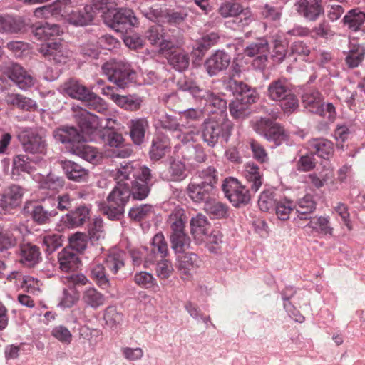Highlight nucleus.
I'll list each match as a JSON object with an SVG mask.
<instances>
[{
	"instance_id": "nucleus-1",
	"label": "nucleus",
	"mask_w": 365,
	"mask_h": 365,
	"mask_svg": "<svg viewBox=\"0 0 365 365\" xmlns=\"http://www.w3.org/2000/svg\"><path fill=\"white\" fill-rule=\"evenodd\" d=\"M114 179L115 185L101 204L100 210L108 219L120 220L130 197L142 201L148 197L155 177L148 167L133 166L129 163L118 169Z\"/></svg>"
},
{
	"instance_id": "nucleus-2",
	"label": "nucleus",
	"mask_w": 365,
	"mask_h": 365,
	"mask_svg": "<svg viewBox=\"0 0 365 365\" xmlns=\"http://www.w3.org/2000/svg\"><path fill=\"white\" fill-rule=\"evenodd\" d=\"M53 137L57 142L65 144L73 154L91 163L98 161L97 150L87 145L84 136L75 127L66 125L58 128L53 131Z\"/></svg>"
},
{
	"instance_id": "nucleus-3",
	"label": "nucleus",
	"mask_w": 365,
	"mask_h": 365,
	"mask_svg": "<svg viewBox=\"0 0 365 365\" xmlns=\"http://www.w3.org/2000/svg\"><path fill=\"white\" fill-rule=\"evenodd\" d=\"M97 9H107L104 14V22L114 31L121 34H127L135 25L138 19L133 11L128 9H111L108 7V0H95Z\"/></svg>"
},
{
	"instance_id": "nucleus-4",
	"label": "nucleus",
	"mask_w": 365,
	"mask_h": 365,
	"mask_svg": "<svg viewBox=\"0 0 365 365\" xmlns=\"http://www.w3.org/2000/svg\"><path fill=\"white\" fill-rule=\"evenodd\" d=\"M232 128V123L222 115L217 119L210 118L203 123L202 140L211 148H214L218 143L222 145L228 142Z\"/></svg>"
},
{
	"instance_id": "nucleus-5",
	"label": "nucleus",
	"mask_w": 365,
	"mask_h": 365,
	"mask_svg": "<svg viewBox=\"0 0 365 365\" xmlns=\"http://www.w3.org/2000/svg\"><path fill=\"white\" fill-rule=\"evenodd\" d=\"M266 95L271 101L279 102L283 111L292 113L299 107V101L291 83L286 78L273 80L267 86Z\"/></svg>"
},
{
	"instance_id": "nucleus-6",
	"label": "nucleus",
	"mask_w": 365,
	"mask_h": 365,
	"mask_svg": "<svg viewBox=\"0 0 365 365\" xmlns=\"http://www.w3.org/2000/svg\"><path fill=\"white\" fill-rule=\"evenodd\" d=\"M101 69L108 81L120 88H125L136 81L137 73L128 62L110 60L105 62Z\"/></svg>"
},
{
	"instance_id": "nucleus-7",
	"label": "nucleus",
	"mask_w": 365,
	"mask_h": 365,
	"mask_svg": "<svg viewBox=\"0 0 365 365\" xmlns=\"http://www.w3.org/2000/svg\"><path fill=\"white\" fill-rule=\"evenodd\" d=\"M183 215L180 212L172 213L169 216L168 222L170 226V242L171 247L175 253H182L190 245V238L186 233Z\"/></svg>"
},
{
	"instance_id": "nucleus-8",
	"label": "nucleus",
	"mask_w": 365,
	"mask_h": 365,
	"mask_svg": "<svg viewBox=\"0 0 365 365\" xmlns=\"http://www.w3.org/2000/svg\"><path fill=\"white\" fill-rule=\"evenodd\" d=\"M218 13L223 18L234 17L233 29H241L248 26L253 20L251 11L236 0H228L222 2L218 9Z\"/></svg>"
},
{
	"instance_id": "nucleus-9",
	"label": "nucleus",
	"mask_w": 365,
	"mask_h": 365,
	"mask_svg": "<svg viewBox=\"0 0 365 365\" xmlns=\"http://www.w3.org/2000/svg\"><path fill=\"white\" fill-rule=\"evenodd\" d=\"M24 152L39 155L43 158L47 153L48 143L45 136L39 134L36 130L24 128L17 135Z\"/></svg>"
},
{
	"instance_id": "nucleus-10",
	"label": "nucleus",
	"mask_w": 365,
	"mask_h": 365,
	"mask_svg": "<svg viewBox=\"0 0 365 365\" xmlns=\"http://www.w3.org/2000/svg\"><path fill=\"white\" fill-rule=\"evenodd\" d=\"M222 190L235 207L245 206L251 200L249 190L234 178H226L222 184Z\"/></svg>"
},
{
	"instance_id": "nucleus-11",
	"label": "nucleus",
	"mask_w": 365,
	"mask_h": 365,
	"mask_svg": "<svg viewBox=\"0 0 365 365\" xmlns=\"http://www.w3.org/2000/svg\"><path fill=\"white\" fill-rule=\"evenodd\" d=\"M255 130L267 140L274 142L275 146L280 145L287 140V135L283 127L278 123H273L270 119L261 118L255 125Z\"/></svg>"
},
{
	"instance_id": "nucleus-12",
	"label": "nucleus",
	"mask_w": 365,
	"mask_h": 365,
	"mask_svg": "<svg viewBox=\"0 0 365 365\" xmlns=\"http://www.w3.org/2000/svg\"><path fill=\"white\" fill-rule=\"evenodd\" d=\"M269 52V43L264 38H257L250 43L245 48V53L249 57H255L253 66L259 70L265 68L267 62V56Z\"/></svg>"
},
{
	"instance_id": "nucleus-13",
	"label": "nucleus",
	"mask_w": 365,
	"mask_h": 365,
	"mask_svg": "<svg viewBox=\"0 0 365 365\" xmlns=\"http://www.w3.org/2000/svg\"><path fill=\"white\" fill-rule=\"evenodd\" d=\"M224 86L227 91L232 92L236 99L249 105L255 103L259 98L255 88L232 78H229Z\"/></svg>"
},
{
	"instance_id": "nucleus-14",
	"label": "nucleus",
	"mask_w": 365,
	"mask_h": 365,
	"mask_svg": "<svg viewBox=\"0 0 365 365\" xmlns=\"http://www.w3.org/2000/svg\"><path fill=\"white\" fill-rule=\"evenodd\" d=\"M148 18L153 21L168 23L177 26L182 24L188 16V11L185 7L173 9L153 10L148 14Z\"/></svg>"
},
{
	"instance_id": "nucleus-15",
	"label": "nucleus",
	"mask_w": 365,
	"mask_h": 365,
	"mask_svg": "<svg viewBox=\"0 0 365 365\" xmlns=\"http://www.w3.org/2000/svg\"><path fill=\"white\" fill-rule=\"evenodd\" d=\"M210 183H204L200 181L197 176H194L186 188V192L194 202L206 204L214 195L215 187Z\"/></svg>"
},
{
	"instance_id": "nucleus-16",
	"label": "nucleus",
	"mask_w": 365,
	"mask_h": 365,
	"mask_svg": "<svg viewBox=\"0 0 365 365\" xmlns=\"http://www.w3.org/2000/svg\"><path fill=\"white\" fill-rule=\"evenodd\" d=\"M297 14L307 21H316L324 14L322 0H297L294 4Z\"/></svg>"
},
{
	"instance_id": "nucleus-17",
	"label": "nucleus",
	"mask_w": 365,
	"mask_h": 365,
	"mask_svg": "<svg viewBox=\"0 0 365 365\" xmlns=\"http://www.w3.org/2000/svg\"><path fill=\"white\" fill-rule=\"evenodd\" d=\"M231 62L230 55L224 50H217L204 62V68L210 77L216 76L227 70Z\"/></svg>"
},
{
	"instance_id": "nucleus-18",
	"label": "nucleus",
	"mask_w": 365,
	"mask_h": 365,
	"mask_svg": "<svg viewBox=\"0 0 365 365\" xmlns=\"http://www.w3.org/2000/svg\"><path fill=\"white\" fill-rule=\"evenodd\" d=\"M113 88L107 86L103 88L104 95L110 96V99L125 110L134 112L138 110L143 102V98L136 94L120 95L111 93Z\"/></svg>"
},
{
	"instance_id": "nucleus-19",
	"label": "nucleus",
	"mask_w": 365,
	"mask_h": 365,
	"mask_svg": "<svg viewBox=\"0 0 365 365\" xmlns=\"http://www.w3.org/2000/svg\"><path fill=\"white\" fill-rule=\"evenodd\" d=\"M125 252L119 249H112L103 260L108 273L112 279L123 277L121 272L125 266Z\"/></svg>"
},
{
	"instance_id": "nucleus-20",
	"label": "nucleus",
	"mask_w": 365,
	"mask_h": 365,
	"mask_svg": "<svg viewBox=\"0 0 365 365\" xmlns=\"http://www.w3.org/2000/svg\"><path fill=\"white\" fill-rule=\"evenodd\" d=\"M24 195V189L17 185H11L0 194V215L6 214L18 207Z\"/></svg>"
},
{
	"instance_id": "nucleus-21",
	"label": "nucleus",
	"mask_w": 365,
	"mask_h": 365,
	"mask_svg": "<svg viewBox=\"0 0 365 365\" xmlns=\"http://www.w3.org/2000/svg\"><path fill=\"white\" fill-rule=\"evenodd\" d=\"M91 205L77 203L64 216L61 222L69 227H77L84 225L90 219Z\"/></svg>"
},
{
	"instance_id": "nucleus-22",
	"label": "nucleus",
	"mask_w": 365,
	"mask_h": 365,
	"mask_svg": "<svg viewBox=\"0 0 365 365\" xmlns=\"http://www.w3.org/2000/svg\"><path fill=\"white\" fill-rule=\"evenodd\" d=\"M38 51L45 58L56 65L66 63L68 58V52L60 41L42 43Z\"/></svg>"
},
{
	"instance_id": "nucleus-23",
	"label": "nucleus",
	"mask_w": 365,
	"mask_h": 365,
	"mask_svg": "<svg viewBox=\"0 0 365 365\" xmlns=\"http://www.w3.org/2000/svg\"><path fill=\"white\" fill-rule=\"evenodd\" d=\"M302 101L304 108L310 113L315 114L323 113V98L317 88L307 86L302 95Z\"/></svg>"
},
{
	"instance_id": "nucleus-24",
	"label": "nucleus",
	"mask_w": 365,
	"mask_h": 365,
	"mask_svg": "<svg viewBox=\"0 0 365 365\" xmlns=\"http://www.w3.org/2000/svg\"><path fill=\"white\" fill-rule=\"evenodd\" d=\"M8 77L20 89L27 90L35 84V79L17 63H12L8 68Z\"/></svg>"
},
{
	"instance_id": "nucleus-25",
	"label": "nucleus",
	"mask_w": 365,
	"mask_h": 365,
	"mask_svg": "<svg viewBox=\"0 0 365 365\" xmlns=\"http://www.w3.org/2000/svg\"><path fill=\"white\" fill-rule=\"evenodd\" d=\"M128 126L132 142L136 145H141L145 141L146 133L150 129L148 119L143 117L131 119Z\"/></svg>"
},
{
	"instance_id": "nucleus-26",
	"label": "nucleus",
	"mask_w": 365,
	"mask_h": 365,
	"mask_svg": "<svg viewBox=\"0 0 365 365\" xmlns=\"http://www.w3.org/2000/svg\"><path fill=\"white\" fill-rule=\"evenodd\" d=\"M58 214V212H56L51 206L48 198L44 199L41 204L34 205L31 211L32 220L38 225L50 223L51 219Z\"/></svg>"
},
{
	"instance_id": "nucleus-27",
	"label": "nucleus",
	"mask_w": 365,
	"mask_h": 365,
	"mask_svg": "<svg viewBox=\"0 0 365 365\" xmlns=\"http://www.w3.org/2000/svg\"><path fill=\"white\" fill-rule=\"evenodd\" d=\"M32 33L37 40L47 43L54 41L53 38L60 36L63 32L58 24L43 21L36 24Z\"/></svg>"
},
{
	"instance_id": "nucleus-28",
	"label": "nucleus",
	"mask_w": 365,
	"mask_h": 365,
	"mask_svg": "<svg viewBox=\"0 0 365 365\" xmlns=\"http://www.w3.org/2000/svg\"><path fill=\"white\" fill-rule=\"evenodd\" d=\"M177 85L179 90L188 92L195 101H200L204 106L212 93L210 90L200 88L196 82L187 78L180 79Z\"/></svg>"
},
{
	"instance_id": "nucleus-29",
	"label": "nucleus",
	"mask_w": 365,
	"mask_h": 365,
	"mask_svg": "<svg viewBox=\"0 0 365 365\" xmlns=\"http://www.w3.org/2000/svg\"><path fill=\"white\" fill-rule=\"evenodd\" d=\"M38 182V187L41 190H48L52 193L58 192L65 185L63 177L58 176L50 172L46 175L38 174L34 177Z\"/></svg>"
},
{
	"instance_id": "nucleus-30",
	"label": "nucleus",
	"mask_w": 365,
	"mask_h": 365,
	"mask_svg": "<svg viewBox=\"0 0 365 365\" xmlns=\"http://www.w3.org/2000/svg\"><path fill=\"white\" fill-rule=\"evenodd\" d=\"M178 257V269L183 279H189L192 273L198 267L199 257L192 252L180 253Z\"/></svg>"
},
{
	"instance_id": "nucleus-31",
	"label": "nucleus",
	"mask_w": 365,
	"mask_h": 365,
	"mask_svg": "<svg viewBox=\"0 0 365 365\" xmlns=\"http://www.w3.org/2000/svg\"><path fill=\"white\" fill-rule=\"evenodd\" d=\"M190 225V232L195 240L198 242L205 241L211 230V224L207 218L202 214H197L191 218Z\"/></svg>"
},
{
	"instance_id": "nucleus-32",
	"label": "nucleus",
	"mask_w": 365,
	"mask_h": 365,
	"mask_svg": "<svg viewBox=\"0 0 365 365\" xmlns=\"http://www.w3.org/2000/svg\"><path fill=\"white\" fill-rule=\"evenodd\" d=\"M95 11L92 5L87 4L71 11L67 21L76 26H84L90 24L94 18Z\"/></svg>"
},
{
	"instance_id": "nucleus-33",
	"label": "nucleus",
	"mask_w": 365,
	"mask_h": 365,
	"mask_svg": "<svg viewBox=\"0 0 365 365\" xmlns=\"http://www.w3.org/2000/svg\"><path fill=\"white\" fill-rule=\"evenodd\" d=\"M66 177L71 181L83 182L88 178V170L74 161L63 160L60 162Z\"/></svg>"
},
{
	"instance_id": "nucleus-34",
	"label": "nucleus",
	"mask_w": 365,
	"mask_h": 365,
	"mask_svg": "<svg viewBox=\"0 0 365 365\" xmlns=\"http://www.w3.org/2000/svg\"><path fill=\"white\" fill-rule=\"evenodd\" d=\"M170 139L163 133H158L153 138L149 155L152 160L157 161L163 158L170 150Z\"/></svg>"
},
{
	"instance_id": "nucleus-35",
	"label": "nucleus",
	"mask_w": 365,
	"mask_h": 365,
	"mask_svg": "<svg viewBox=\"0 0 365 365\" xmlns=\"http://www.w3.org/2000/svg\"><path fill=\"white\" fill-rule=\"evenodd\" d=\"M181 153L182 158L191 165L202 163L207 160L203 148L200 145L193 143L190 145H182Z\"/></svg>"
},
{
	"instance_id": "nucleus-36",
	"label": "nucleus",
	"mask_w": 365,
	"mask_h": 365,
	"mask_svg": "<svg viewBox=\"0 0 365 365\" xmlns=\"http://www.w3.org/2000/svg\"><path fill=\"white\" fill-rule=\"evenodd\" d=\"M243 175L250 184L251 190L256 192L263 183V173L254 162H248L244 165Z\"/></svg>"
},
{
	"instance_id": "nucleus-37",
	"label": "nucleus",
	"mask_w": 365,
	"mask_h": 365,
	"mask_svg": "<svg viewBox=\"0 0 365 365\" xmlns=\"http://www.w3.org/2000/svg\"><path fill=\"white\" fill-rule=\"evenodd\" d=\"M31 162L41 167L46 165V160L42 157H36L34 159H31L26 155H17L13 159V173L15 172L32 173L34 168L31 165Z\"/></svg>"
},
{
	"instance_id": "nucleus-38",
	"label": "nucleus",
	"mask_w": 365,
	"mask_h": 365,
	"mask_svg": "<svg viewBox=\"0 0 365 365\" xmlns=\"http://www.w3.org/2000/svg\"><path fill=\"white\" fill-rule=\"evenodd\" d=\"M72 7L71 0H56L51 5L36 9L35 13L38 15L39 11H43L44 13H49L56 18L62 17L67 20L72 11Z\"/></svg>"
},
{
	"instance_id": "nucleus-39",
	"label": "nucleus",
	"mask_w": 365,
	"mask_h": 365,
	"mask_svg": "<svg viewBox=\"0 0 365 365\" xmlns=\"http://www.w3.org/2000/svg\"><path fill=\"white\" fill-rule=\"evenodd\" d=\"M90 272L91 278L99 287L106 289L110 287L112 277L103 262H93L90 265Z\"/></svg>"
},
{
	"instance_id": "nucleus-40",
	"label": "nucleus",
	"mask_w": 365,
	"mask_h": 365,
	"mask_svg": "<svg viewBox=\"0 0 365 365\" xmlns=\"http://www.w3.org/2000/svg\"><path fill=\"white\" fill-rule=\"evenodd\" d=\"M342 22L344 26L352 31H364L365 13L359 9H351L344 16Z\"/></svg>"
},
{
	"instance_id": "nucleus-41",
	"label": "nucleus",
	"mask_w": 365,
	"mask_h": 365,
	"mask_svg": "<svg viewBox=\"0 0 365 365\" xmlns=\"http://www.w3.org/2000/svg\"><path fill=\"white\" fill-rule=\"evenodd\" d=\"M60 269L65 272H73L81 263L78 256L72 249L63 248L58 255Z\"/></svg>"
},
{
	"instance_id": "nucleus-42",
	"label": "nucleus",
	"mask_w": 365,
	"mask_h": 365,
	"mask_svg": "<svg viewBox=\"0 0 365 365\" xmlns=\"http://www.w3.org/2000/svg\"><path fill=\"white\" fill-rule=\"evenodd\" d=\"M316 202L312 195H306L299 199L297 202V207H295L297 212V217L294 218L296 223L301 225L300 220L309 219L310 214L316 209Z\"/></svg>"
},
{
	"instance_id": "nucleus-43",
	"label": "nucleus",
	"mask_w": 365,
	"mask_h": 365,
	"mask_svg": "<svg viewBox=\"0 0 365 365\" xmlns=\"http://www.w3.org/2000/svg\"><path fill=\"white\" fill-rule=\"evenodd\" d=\"M76 123L81 132L85 134L93 133L101 123L98 116L87 111H83L76 116Z\"/></svg>"
},
{
	"instance_id": "nucleus-44",
	"label": "nucleus",
	"mask_w": 365,
	"mask_h": 365,
	"mask_svg": "<svg viewBox=\"0 0 365 365\" xmlns=\"http://www.w3.org/2000/svg\"><path fill=\"white\" fill-rule=\"evenodd\" d=\"M168 251V245L164 235L162 233H157L153 237L151 251L148 255L146 261L153 263L157 261L158 256H160V258H164L167 255Z\"/></svg>"
},
{
	"instance_id": "nucleus-45",
	"label": "nucleus",
	"mask_w": 365,
	"mask_h": 365,
	"mask_svg": "<svg viewBox=\"0 0 365 365\" xmlns=\"http://www.w3.org/2000/svg\"><path fill=\"white\" fill-rule=\"evenodd\" d=\"M183 45V38L179 33L175 34L173 32H166L159 48L162 53L168 56L175 51L180 50Z\"/></svg>"
},
{
	"instance_id": "nucleus-46",
	"label": "nucleus",
	"mask_w": 365,
	"mask_h": 365,
	"mask_svg": "<svg viewBox=\"0 0 365 365\" xmlns=\"http://www.w3.org/2000/svg\"><path fill=\"white\" fill-rule=\"evenodd\" d=\"M21 261L27 267H34L41 260L39 247L31 243L21 245Z\"/></svg>"
},
{
	"instance_id": "nucleus-47",
	"label": "nucleus",
	"mask_w": 365,
	"mask_h": 365,
	"mask_svg": "<svg viewBox=\"0 0 365 365\" xmlns=\"http://www.w3.org/2000/svg\"><path fill=\"white\" fill-rule=\"evenodd\" d=\"M346 41L348 42L349 50L344 51V53H346L345 61L349 68H354L359 66L363 61L365 55V48L358 43H351L349 38Z\"/></svg>"
},
{
	"instance_id": "nucleus-48",
	"label": "nucleus",
	"mask_w": 365,
	"mask_h": 365,
	"mask_svg": "<svg viewBox=\"0 0 365 365\" xmlns=\"http://www.w3.org/2000/svg\"><path fill=\"white\" fill-rule=\"evenodd\" d=\"M312 51V46L309 42L304 41H294L289 48V52L287 55V61L290 63L297 61V58L302 61H307Z\"/></svg>"
},
{
	"instance_id": "nucleus-49",
	"label": "nucleus",
	"mask_w": 365,
	"mask_h": 365,
	"mask_svg": "<svg viewBox=\"0 0 365 365\" xmlns=\"http://www.w3.org/2000/svg\"><path fill=\"white\" fill-rule=\"evenodd\" d=\"M63 91L72 98H76L81 101H83L91 92L88 88L74 78H71L64 83Z\"/></svg>"
},
{
	"instance_id": "nucleus-50",
	"label": "nucleus",
	"mask_w": 365,
	"mask_h": 365,
	"mask_svg": "<svg viewBox=\"0 0 365 365\" xmlns=\"http://www.w3.org/2000/svg\"><path fill=\"white\" fill-rule=\"evenodd\" d=\"M309 146L314 155L327 159L334 152V145L330 140L324 138H317L309 141Z\"/></svg>"
},
{
	"instance_id": "nucleus-51",
	"label": "nucleus",
	"mask_w": 365,
	"mask_h": 365,
	"mask_svg": "<svg viewBox=\"0 0 365 365\" xmlns=\"http://www.w3.org/2000/svg\"><path fill=\"white\" fill-rule=\"evenodd\" d=\"M309 222L304 226L311 229L312 232L324 235H332L333 228L329 222V217H314L309 219Z\"/></svg>"
},
{
	"instance_id": "nucleus-52",
	"label": "nucleus",
	"mask_w": 365,
	"mask_h": 365,
	"mask_svg": "<svg viewBox=\"0 0 365 365\" xmlns=\"http://www.w3.org/2000/svg\"><path fill=\"white\" fill-rule=\"evenodd\" d=\"M48 200L56 212H69L76 204V198L68 193L59 195L56 197H49Z\"/></svg>"
},
{
	"instance_id": "nucleus-53",
	"label": "nucleus",
	"mask_w": 365,
	"mask_h": 365,
	"mask_svg": "<svg viewBox=\"0 0 365 365\" xmlns=\"http://www.w3.org/2000/svg\"><path fill=\"white\" fill-rule=\"evenodd\" d=\"M25 24L21 17L0 15V32L16 34L24 29Z\"/></svg>"
},
{
	"instance_id": "nucleus-54",
	"label": "nucleus",
	"mask_w": 365,
	"mask_h": 365,
	"mask_svg": "<svg viewBox=\"0 0 365 365\" xmlns=\"http://www.w3.org/2000/svg\"><path fill=\"white\" fill-rule=\"evenodd\" d=\"M155 126L169 131H181V125L175 115L160 113L155 118Z\"/></svg>"
},
{
	"instance_id": "nucleus-55",
	"label": "nucleus",
	"mask_w": 365,
	"mask_h": 365,
	"mask_svg": "<svg viewBox=\"0 0 365 365\" xmlns=\"http://www.w3.org/2000/svg\"><path fill=\"white\" fill-rule=\"evenodd\" d=\"M6 101L9 104L25 111L35 110L38 107L35 101L19 93L9 94Z\"/></svg>"
},
{
	"instance_id": "nucleus-56",
	"label": "nucleus",
	"mask_w": 365,
	"mask_h": 365,
	"mask_svg": "<svg viewBox=\"0 0 365 365\" xmlns=\"http://www.w3.org/2000/svg\"><path fill=\"white\" fill-rule=\"evenodd\" d=\"M168 61L175 71L182 72L189 67L190 57L187 52L180 49L168 55Z\"/></svg>"
},
{
	"instance_id": "nucleus-57",
	"label": "nucleus",
	"mask_w": 365,
	"mask_h": 365,
	"mask_svg": "<svg viewBox=\"0 0 365 365\" xmlns=\"http://www.w3.org/2000/svg\"><path fill=\"white\" fill-rule=\"evenodd\" d=\"M297 289L292 286H286L285 288L281 292L282 299L284 301V308L289 314L294 317L297 322H302L304 317L301 315L299 312L289 302L290 299L296 294Z\"/></svg>"
},
{
	"instance_id": "nucleus-58",
	"label": "nucleus",
	"mask_w": 365,
	"mask_h": 365,
	"mask_svg": "<svg viewBox=\"0 0 365 365\" xmlns=\"http://www.w3.org/2000/svg\"><path fill=\"white\" fill-rule=\"evenodd\" d=\"M82 299L86 306L96 309L104 304L106 297L96 288L89 287L83 292Z\"/></svg>"
},
{
	"instance_id": "nucleus-59",
	"label": "nucleus",
	"mask_w": 365,
	"mask_h": 365,
	"mask_svg": "<svg viewBox=\"0 0 365 365\" xmlns=\"http://www.w3.org/2000/svg\"><path fill=\"white\" fill-rule=\"evenodd\" d=\"M220 39V35L217 32H210L204 34L195 43V49L199 53L205 54L211 47L214 46Z\"/></svg>"
},
{
	"instance_id": "nucleus-60",
	"label": "nucleus",
	"mask_w": 365,
	"mask_h": 365,
	"mask_svg": "<svg viewBox=\"0 0 365 365\" xmlns=\"http://www.w3.org/2000/svg\"><path fill=\"white\" fill-rule=\"evenodd\" d=\"M227 101L222 93H215L212 91L210 96L205 103V107L211 108L210 112L213 113H220L223 114L227 110Z\"/></svg>"
},
{
	"instance_id": "nucleus-61",
	"label": "nucleus",
	"mask_w": 365,
	"mask_h": 365,
	"mask_svg": "<svg viewBox=\"0 0 365 365\" xmlns=\"http://www.w3.org/2000/svg\"><path fill=\"white\" fill-rule=\"evenodd\" d=\"M205 210L213 218L222 219L228 216V207L221 202L210 200L205 205Z\"/></svg>"
},
{
	"instance_id": "nucleus-62",
	"label": "nucleus",
	"mask_w": 365,
	"mask_h": 365,
	"mask_svg": "<svg viewBox=\"0 0 365 365\" xmlns=\"http://www.w3.org/2000/svg\"><path fill=\"white\" fill-rule=\"evenodd\" d=\"M154 212L153 206L150 204H141L131 207L128 217L136 222H140L149 217Z\"/></svg>"
},
{
	"instance_id": "nucleus-63",
	"label": "nucleus",
	"mask_w": 365,
	"mask_h": 365,
	"mask_svg": "<svg viewBox=\"0 0 365 365\" xmlns=\"http://www.w3.org/2000/svg\"><path fill=\"white\" fill-rule=\"evenodd\" d=\"M296 205L294 201L286 197L278 200L274 209L276 215L280 220H287L289 217V215Z\"/></svg>"
},
{
	"instance_id": "nucleus-64",
	"label": "nucleus",
	"mask_w": 365,
	"mask_h": 365,
	"mask_svg": "<svg viewBox=\"0 0 365 365\" xmlns=\"http://www.w3.org/2000/svg\"><path fill=\"white\" fill-rule=\"evenodd\" d=\"M83 102L91 110L100 113L108 112V105L106 101L93 92L91 91Z\"/></svg>"
}]
</instances>
